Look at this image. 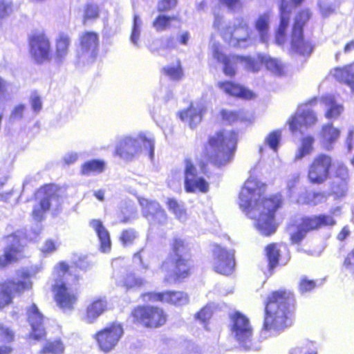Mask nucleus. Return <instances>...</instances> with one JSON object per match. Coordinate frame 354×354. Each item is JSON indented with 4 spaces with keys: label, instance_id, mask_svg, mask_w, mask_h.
<instances>
[{
    "label": "nucleus",
    "instance_id": "nucleus-10",
    "mask_svg": "<svg viewBox=\"0 0 354 354\" xmlns=\"http://www.w3.org/2000/svg\"><path fill=\"white\" fill-rule=\"evenodd\" d=\"M123 328L120 324H113L97 333L94 337L104 352L112 351L123 335Z\"/></svg>",
    "mask_w": 354,
    "mask_h": 354
},
{
    "label": "nucleus",
    "instance_id": "nucleus-50",
    "mask_svg": "<svg viewBox=\"0 0 354 354\" xmlns=\"http://www.w3.org/2000/svg\"><path fill=\"white\" fill-rule=\"evenodd\" d=\"M142 26V20L139 16L135 15L133 17V24L131 35V41L136 46H138V40L140 35V28Z\"/></svg>",
    "mask_w": 354,
    "mask_h": 354
},
{
    "label": "nucleus",
    "instance_id": "nucleus-22",
    "mask_svg": "<svg viewBox=\"0 0 354 354\" xmlns=\"http://www.w3.org/2000/svg\"><path fill=\"white\" fill-rule=\"evenodd\" d=\"M189 248L183 241H178V281L189 277L192 272L193 266Z\"/></svg>",
    "mask_w": 354,
    "mask_h": 354
},
{
    "label": "nucleus",
    "instance_id": "nucleus-41",
    "mask_svg": "<svg viewBox=\"0 0 354 354\" xmlns=\"http://www.w3.org/2000/svg\"><path fill=\"white\" fill-rule=\"evenodd\" d=\"M261 59V62L268 70L278 75L283 74L284 66L278 59L266 55Z\"/></svg>",
    "mask_w": 354,
    "mask_h": 354
},
{
    "label": "nucleus",
    "instance_id": "nucleus-45",
    "mask_svg": "<svg viewBox=\"0 0 354 354\" xmlns=\"http://www.w3.org/2000/svg\"><path fill=\"white\" fill-rule=\"evenodd\" d=\"M317 287V280L310 279L307 276L301 277L298 283V290L301 294L310 292L314 290Z\"/></svg>",
    "mask_w": 354,
    "mask_h": 354
},
{
    "label": "nucleus",
    "instance_id": "nucleus-19",
    "mask_svg": "<svg viewBox=\"0 0 354 354\" xmlns=\"http://www.w3.org/2000/svg\"><path fill=\"white\" fill-rule=\"evenodd\" d=\"M30 287L31 282L30 281H8L0 284V308L9 304L16 295Z\"/></svg>",
    "mask_w": 354,
    "mask_h": 354
},
{
    "label": "nucleus",
    "instance_id": "nucleus-30",
    "mask_svg": "<svg viewBox=\"0 0 354 354\" xmlns=\"http://www.w3.org/2000/svg\"><path fill=\"white\" fill-rule=\"evenodd\" d=\"M107 308V302L103 299L93 300L86 308L84 320L87 323L94 322Z\"/></svg>",
    "mask_w": 354,
    "mask_h": 354
},
{
    "label": "nucleus",
    "instance_id": "nucleus-3",
    "mask_svg": "<svg viewBox=\"0 0 354 354\" xmlns=\"http://www.w3.org/2000/svg\"><path fill=\"white\" fill-rule=\"evenodd\" d=\"M237 142L236 131L220 129L208 137L203 146V156L218 167L224 166L232 159Z\"/></svg>",
    "mask_w": 354,
    "mask_h": 354
},
{
    "label": "nucleus",
    "instance_id": "nucleus-47",
    "mask_svg": "<svg viewBox=\"0 0 354 354\" xmlns=\"http://www.w3.org/2000/svg\"><path fill=\"white\" fill-rule=\"evenodd\" d=\"M64 346L61 341L49 342L44 346L41 353L44 354H63Z\"/></svg>",
    "mask_w": 354,
    "mask_h": 354
},
{
    "label": "nucleus",
    "instance_id": "nucleus-12",
    "mask_svg": "<svg viewBox=\"0 0 354 354\" xmlns=\"http://www.w3.org/2000/svg\"><path fill=\"white\" fill-rule=\"evenodd\" d=\"M132 315L146 327H159L166 322L163 310L152 306H139L132 312Z\"/></svg>",
    "mask_w": 354,
    "mask_h": 354
},
{
    "label": "nucleus",
    "instance_id": "nucleus-28",
    "mask_svg": "<svg viewBox=\"0 0 354 354\" xmlns=\"http://www.w3.org/2000/svg\"><path fill=\"white\" fill-rule=\"evenodd\" d=\"M339 136L340 130L335 127L332 123L323 125L320 133L322 148L326 151L332 150Z\"/></svg>",
    "mask_w": 354,
    "mask_h": 354
},
{
    "label": "nucleus",
    "instance_id": "nucleus-23",
    "mask_svg": "<svg viewBox=\"0 0 354 354\" xmlns=\"http://www.w3.org/2000/svg\"><path fill=\"white\" fill-rule=\"evenodd\" d=\"M264 255L268 263V270L270 274H273L278 266L286 265L290 259L288 254V257L281 261L279 245L277 243H268L264 248Z\"/></svg>",
    "mask_w": 354,
    "mask_h": 354
},
{
    "label": "nucleus",
    "instance_id": "nucleus-38",
    "mask_svg": "<svg viewBox=\"0 0 354 354\" xmlns=\"http://www.w3.org/2000/svg\"><path fill=\"white\" fill-rule=\"evenodd\" d=\"M104 169V162L99 160H92L86 162L82 165L81 174L90 176L102 173Z\"/></svg>",
    "mask_w": 354,
    "mask_h": 354
},
{
    "label": "nucleus",
    "instance_id": "nucleus-44",
    "mask_svg": "<svg viewBox=\"0 0 354 354\" xmlns=\"http://www.w3.org/2000/svg\"><path fill=\"white\" fill-rule=\"evenodd\" d=\"M175 19V17H167L163 15H160L153 21V27L157 31L165 30L170 27L171 21Z\"/></svg>",
    "mask_w": 354,
    "mask_h": 354
},
{
    "label": "nucleus",
    "instance_id": "nucleus-60",
    "mask_svg": "<svg viewBox=\"0 0 354 354\" xmlns=\"http://www.w3.org/2000/svg\"><path fill=\"white\" fill-rule=\"evenodd\" d=\"M57 248L56 243L51 239L47 240L41 250L44 254H48L54 252Z\"/></svg>",
    "mask_w": 354,
    "mask_h": 354
},
{
    "label": "nucleus",
    "instance_id": "nucleus-15",
    "mask_svg": "<svg viewBox=\"0 0 354 354\" xmlns=\"http://www.w3.org/2000/svg\"><path fill=\"white\" fill-rule=\"evenodd\" d=\"M30 53L37 63H42L50 58V44L43 33H36L30 37Z\"/></svg>",
    "mask_w": 354,
    "mask_h": 354
},
{
    "label": "nucleus",
    "instance_id": "nucleus-57",
    "mask_svg": "<svg viewBox=\"0 0 354 354\" xmlns=\"http://www.w3.org/2000/svg\"><path fill=\"white\" fill-rule=\"evenodd\" d=\"M99 8L94 4H88L84 11V19H94L98 17Z\"/></svg>",
    "mask_w": 354,
    "mask_h": 354
},
{
    "label": "nucleus",
    "instance_id": "nucleus-61",
    "mask_svg": "<svg viewBox=\"0 0 354 354\" xmlns=\"http://www.w3.org/2000/svg\"><path fill=\"white\" fill-rule=\"evenodd\" d=\"M176 5V0H162L158 3V8L159 11H167Z\"/></svg>",
    "mask_w": 354,
    "mask_h": 354
},
{
    "label": "nucleus",
    "instance_id": "nucleus-21",
    "mask_svg": "<svg viewBox=\"0 0 354 354\" xmlns=\"http://www.w3.org/2000/svg\"><path fill=\"white\" fill-rule=\"evenodd\" d=\"M27 316L32 328L31 336L36 340L42 339L46 335L44 316L35 304L28 308Z\"/></svg>",
    "mask_w": 354,
    "mask_h": 354
},
{
    "label": "nucleus",
    "instance_id": "nucleus-8",
    "mask_svg": "<svg viewBox=\"0 0 354 354\" xmlns=\"http://www.w3.org/2000/svg\"><path fill=\"white\" fill-rule=\"evenodd\" d=\"M58 192L59 189L53 185H46L37 191L36 198L40 199V201L39 205H35L32 210V216L35 220L41 221L44 213L50 207L55 209H58L62 201Z\"/></svg>",
    "mask_w": 354,
    "mask_h": 354
},
{
    "label": "nucleus",
    "instance_id": "nucleus-32",
    "mask_svg": "<svg viewBox=\"0 0 354 354\" xmlns=\"http://www.w3.org/2000/svg\"><path fill=\"white\" fill-rule=\"evenodd\" d=\"M219 115L221 121L227 125H232L238 122H244L248 120L246 112L240 109L237 111L223 109L220 111Z\"/></svg>",
    "mask_w": 354,
    "mask_h": 354
},
{
    "label": "nucleus",
    "instance_id": "nucleus-55",
    "mask_svg": "<svg viewBox=\"0 0 354 354\" xmlns=\"http://www.w3.org/2000/svg\"><path fill=\"white\" fill-rule=\"evenodd\" d=\"M290 354H317V352L313 343L310 342L306 345L292 349Z\"/></svg>",
    "mask_w": 354,
    "mask_h": 354
},
{
    "label": "nucleus",
    "instance_id": "nucleus-17",
    "mask_svg": "<svg viewBox=\"0 0 354 354\" xmlns=\"http://www.w3.org/2000/svg\"><path fill=\"white\" fill-rule=\"evenodd\" d=\"M142 151L137 138L123 136L118 138L115 147V153L121 158L127 160H132Z\"/></svg>",
    "mask_w": 354,
    "mask_h": 354
},
{
    "label": "nucleus",
    "instance_id": "nucleus-58",
    "mask_svg": "<svg viewBox=\"0 0 354 354\" xmlns=\"http://www.w3.org/2000/svg\"><path fill=\"white\" fill-rule=\"evenodd\" d=\"M0 336L4 341L11 342L14 339L15 333L8 326L0 323Z\"/></svg>",
    "mask_w": 354,
    "mask_h": 354
},
{
    "label": "nucleus",
    "instance_id": "nucleus-59",
    "mask_svg": "<svg viewBox=\"0 0 354 354\" xmlns=\"http://www.w3.org/2000/svg\"><path fill=\"white\" fill-rule=\"evenodd\" d=\"M30 102L32 109L35 112L38 113L40 111L42 108V103L39 95L36 93L32 94L30 98Z\"/></svg>",
    "mask_w": 354,
    "mask_h": 354
},
{
    "label": "nucleus",
    "instance_id": "nucleus-35",
    "mask_svg": "<svg viewBox=\"0 0 354 354\" xmlns=\"http://www.w3.org/2000/svg\"><path fill=\"white\" fill-rule=\"evenodd\" d=\"M315 138L313 136H306L301 138L300 145L295 155L294 160L298 161L310 155L314 150Z\"/></svg>",
    "mask_w": 354,
    "mask_h": 354
},
{
    "label": "nucleus",
    "instance_id": "nucleus-18",
    "mask_svg": "<svg viewBox=\"0 0 354 354\" xmlns=\"http://www.w3.org/2000/svg\"><path fill=\"white\" fill-rule=\"evenodd\" d=\"M7 245L3 254L0 256V268H4L16 261L22 256L23 246L17 235L11 234L6 237Z\"/></svg>",
    "mask_w": 354,
    "mask_h": 354
},
{
    "label": "nucleus",
    "instance_id": "nucleus-53",
    "mask_svg": "<svg viewBox=\"0 0 354 354\" xmlns=\"http://www.w3.org/2000/svg\"><path fill=\"white\" fill-rule=\"evenodd\" d=\"M288 124L289 125L290 130L292 132H296L297 131H299L300 129L303 126H304L299 113H297L292 115L288 119Z\"/></svg>",
    "mask_w": 354,
    "mask_h": 354
},
{
    "label": "nucleus",
    "instance_id": "nucleus-54",
    "mask_svg": "<svg viewBox=\"0 0 354 354\" xmlns=\"http://www.w3.org/2000/svg\"><path fill=\"white\" fill-rule=\"evenodd\" d=\"M304 126L313 124L317 121L315 113L312 110H304L299 113Z\"/></svg>",
    "mask_w": 354,
    "mask_h": 354
},
{
    "label": "nucleus",
    "instance_id": "nucleus-43",
    "mask_svg": "<svg viewBox=\"0 0 354 354\" xmlns=\"http://www.w3.org/2000/svg\"><path fill=\"white\" fill-rule=\"evenodd\" d=\"M291 10L289 8L288 3H283L279 5L280 22L279 28L286 30L290 21Z\"/></svg>",
    "mask_w": 354,
    "mask_h": 354
},
{
    "label": "nucleus",
    "instance_id": "nucleus-7",
    "mask_svg": "<svg viewBox=\"0 0 354 354\" xmlns=\"http://www.w3.org/2000/svg\"><path fill=\"white\" fill-rule=\"evenodd\" d=\"M334 165L333 157L325 153H319L313 157L308 165L307 179L310 184H324L330 177Z\"/></svg>",
    "mask_w": 354,
    "mask_h": 354
},
{
    "label": "nucleus",
    "instance_id": "nucleus-37",
    "mask_svg": "<svg viewBox=\"0 0 354 354\" xmlns=\"http://www.w3.org/2000/svg\"><path fill=\"white\" fill-rule=\"evenodd\" d=\"M324 103L329 106V108L325 113V116L328 119L337 118L342 113L344 107L342 104H337L333 95H328L324 98Z\"/></svg>",
    "mask_w": 354,
    "mask_h": 354
},
{
    "label": "nucleus",
    "instance_id": "nucleus-2",
    "mask_svg": "<svg viewBox=\"0 0 354 354\" xmlns=\"http://www.w3.org/2000/svg\"><path fill=\"white\" fill-rule=\"evenodd\" d=\"M297 303L294 292L281 288L270 292L264 303L263 328L281 332L295 323Z\"/></svg>",
    "mask_w": 354,
    "mask_h": 354
},
{
    "label": "nucleus",
    "instance_id": "nucleus-64",
    "mask_svg": "<svg viewBox=\"0 0 354 354\" xmlns=\"http://www.w3.org/2000/svg\"><path fill=\"white\" fill-rule=\"evenodd\" d=\"M219 1L230 10H234L241 5V0H219Z\"/></svg>",
    "mask_w": 354,
    "mask_h": 354
},
{
    "label": "nucleus",
    "instance_id": "nucleus-42",
    "mask_svg": "<svg viewBox=\"0 0 354 354\" xmlns=\"http://www.w3.org/2000/svg\"><path fill=\"white\" fill-rule=\"evenodd\" d=\"M310 17L311 12L308 8L299 10L295 16L292 31L301 30L304 32V26Z\"/></svg>",
    "mask_w": 354,
    "mask_h": 354
},
{
    "label": "nucleus",
    "instance_id": "nucleus-52",
    "mask_svg": "<svg viewBox=\"0 0 354 354\" xmlns=\"http://www.w3.org/2000/svg\"><path fill=\"white\" fill-rule=\"evenodd\" d=\"M280 140V132L273 131L270 132L266 138V143L274 151H277Z\"/></svg>",
    "mask_w": 354,
    "mask_h": 354
},
{
    "label": "nucleus",
    "instance_id": "nucleus-26",
    "mask_svg": "<svg viewBox=\"0 0 354 354\" xmlns=\"http://www.w3.org/2000/svg\"><path fill=\"white\" fill-rule=\"evenodd\" d=\"M217 86L222 89L226 94L233 97L250 100L255 96L252 91L232 81L225 80L219 82L217 84Z\"/></svg>",
    "mask_w": 354,
    "mask_h": 354
},
{
    "label": "nucleus",
    "instance_id": "nucleus-5",
    "mask_svg": "<svg viewBox=\"0 0 354 354\" xmlns=\"http://www.w3.org/2000/svg\"><path fill=\"white\" fill-rule=\"evenodd\" d=\"M59 267L58 278L55 279L53 286L55 299L57 305L63 310H71L73 308V304L77 299L76 295L69 288L72 285L70 283V279L73 277L68 272L67 264L60 263Z\"/></svg>",
    "mask_w": 354,
    "mask_h": 354
},
{
    "label": "nucleus",
    "instance_id": "nucleus-49",
    "mask_svg": "<svg viewBox=\"0 0 354 354\" xmlns=\"http://www.w3.org/2000/svg\"><path fill=\"white\" fill-rule=\"evenodd\" d=\"M341 266L344 270L354 275V245L343 258Z\"/></svg>",
    "mask_w": 354,
    "mask_h": 354
},
{
    "label": "nucleus",
    "instance_id": "nucleus-56",
    "mask_svg": "<svg viewBox=\"0 0 354 354\" xmlns=\"http://www.w3.org/2000/svg\"><path fill=\"white\" fill-rule=\"evenodd\" d=\"M145 281L140 277H137L133 274H128L125 279V285L127 288L140 287L143 286Z\"/></svg>",
    "mask_w": 354,
    "mask_h": 354
},
{
    "label": "nucleus",
    "instance_id": "nucleus-51",
    "mask_svg": "<svg viewBox=\"0 0 354 354\" xmlns=\"http://www.w3.org/2000/svg\"><path fill=\"white\" fill-rule=\"evenodd\" d=\"M136 237V232L133 229H128L122 231L120 239L123 245H129L133 244Z\"/></svg>",
    "mask_w": 354,
    "mask_h": 354
},
{
    "label": "nucleus",
    "instance_id": "nucleus-40",
    "mask_svg": "<svg viewBox=\"0 0 354 354\" xmlns=\"http://www.w3.org/2000/svg\"><path fill=\"white\" fill-rule=\"evenodd\" d=\"M144 300L161 301L167 303L175 304L177 301V297L175 292H166L164 293H146L142 295Z\"/></svg>",
    "mask_w": 354,
    "mask_h": 354
},
{
    "label": "nucleus",
    "instance_id": "nucleus-11",
    "mask_svg": "<svg viewBox=\"0 0 354 354\" xmlns=\"http://www.w3.org/2000/svg\"><path fill=\"white\" fill-rule=\"evenodd\" d=\"M213 256L214 259V270L223 275L231 274L235 267L234 254L218 244L214 245Z\"/></svg>",
    "mask_w": 354,
    "mask_h": 354
},
{
    "label": "nucleus",
    "instance_id": "nucleus-39",
    "mask_svg": "<svg viewBox=\"0 0 354 354\" xmlns=\"http://www.w3.org/2000/svg\"><path fill=\"white\" fill-rule=\"evenodd\" d=\"M254 27L257 30L262 41H266L268 37L269 17L267 14H263L258 17L255 21Z\"/></svg>",
    "mask_w": 354,
    "mask_h": 354
},
{
    "label": "nucleus",
    "instance_id": "nucleus-14",
    "mask_svg": "<svg viewBox=\"0 0 354 354\" xmlns=\"http://www.w3.org/2000/svg\"><path fill=\"white\" fill-rule=\"evenodd\" d=\"M349 174L348 168L342 163L334 170L330 183V194L339 198L346 196L348 189Z\"/></svg>",
    "mask_w": 354,
    "mask_h": 354
},
{
    "label": "nucleus",
    "instance_id": "nucleus-46",
    "mask_svg": "<svg viewBox=\"0 0 354 354\" xmlns=\"http://www.w3.org/2000/svg\"><path fill=\"white\" fill-rule=\"evenodd\" d=\"M263 55H259L257 59L241 55V62L245 64V67L252 71L257 72L260 70L263 63L261 62Z\"/></svg>",
    "mask_w": 354,
    "mask_h": 354
},
{
    "label": "nucleus",
    "instance_id": "nucleus-1",
    "mask_svg": "<svg viewBox=\"0 0 354 354\" xmlns=\"http://www.w3.org/2000/svg\"><path fill=\"white\" fill-rule=\"evenodd\" d=\"M266 187V184L247 180L239 193V206L246 212L254 210L258 214L256 227L262 234L270 236L276 230L275 213L282 207L283 200L279 193L255 199L256 196L264 192Z\"/></svg>",
    "mask_w": 354,
    "mask_h": 354
},
{
    "label": "nucleus",
    "instance_id": "nucleus-6",
    "mask_svg": "<svg viewBox=\"0 0 354 354\" xmlns=\"http://www.w3.org/2000/svg\"><path fill=\"white\" fill-rule=\"evenodd\" d=\"M230 330L239 346L245 351L251 350L254 346V341L250 319L239 311L230 315Z\"/></svg>",
    "mask_w": 354,
    "mask_h": 354
},
{
    "label": "nucleus",
    "instance_id": "nucleus-34",
    "mask_svg": "<svg viewBox=\"0 0 354 354\" xmlns=\"http://www.w3.org/2000/svg\"><path fill=\"white\" fill-rule=\"evenodd\" d=\"M217 60L223 64V71L227 76L233 77L236 74V66L241 62V55H218Z\"/></svg>",
    "mask_w": 354,
    "mask_h": 354
},
{
    "label": "nucleus",
    "instance_id": "nucleus-13",
    "mask_svg": "<svg viewBox=\"0 0 354 354\" xmlns=\"http://www.w3.org/2000/svg\"><path fill=\"white\" fill-rule=\"evenodd\" d=\"M138 201L142 207V215L150 225H164L167 223V216L157 201L142 197L138 198Z\"/></svg>",
    "mask_w": 354,
    "mask_h": 354
},
{
    "label": "nucleus",
    "instance_id": "nucleus-9",
    "mask_svg": "<svg viewBox=\"0 0 354 354\" xmlns=\"http://www.w3.org/2000/svg\"><path fill=\"white\" fill-rule=\"evenodd\" d=\"M98 35L92 31H85L80 35L78 57L83 62H92L97 55Z\"/></svg>",
    "mask_w": 354,
    "mask_h": 354
},
{
    "label": "nucleus",
    "instance_id": "nucleus-33",
    "mask_svg": "<svg viewBox=\"0 0 354 354\" xmlns=\"http://www.w3.org/2000/svg\"><path fill=\"white\" fill-rule=\"evenodd\" d=\"M90 225L95 230L103 252H107L111 249V239L109 232L104 227L100 220H92Z\"/></svg>",
    "mask_w": 354,
    "mask_h": 354
},
{
    "label": "nucleus",
    "instance_id": "nucleus-20",
    "mask_svg": "<svg viewBox=\"0 0 354 354\" xmlns=\"http://www.w3.org/2000/svg\"><path fill=\"white\" fill-rule=\"evenodd\" d=\"M225 34L228 36L230 41L234 42V46H241L242 43L251 39L252 30L248 23L241 19L233 28H227Z\"/></svg>",
    "mask_w": 354,
    "mask_h": 354
},
{
    "label": "nucleus",
    "instance_id": "nucleus-16",
    "mask_svg": "<svg viewBox=\"0 0 354 354\" xmlns=\"http://www.w3.org/2000/svg\"><path fill=\"white\" fill-rule=\"evenodd\" d=\"M185 187L188 192L206 193L209 190L208 183L203 178L197 176L196 169L189 159L185 160Z\"/></svg>",
    "mask_w": 354,
    "mask_h": 354
},
{
    "label": "nucleus",
    "instance_id": "nucleus-4",
    "mask_svg": "<svg viewBox=\"0 0 354 354\" xmlns=\"http://www.w3.org/2000/svg\"><path fill=\"white\" fill-rule=\"evenodd\" d=\"M336 223L334 217L330 214L304 216L300 218L299 224L296 225V230L290 233L289 241L292 245H299L306 237L308 232L333 227Z\"/></svg>",
    "mask_w": 354,
    "mask_h": 354
},
{
    "label": "nucleus",
    "instance_id": "nucleus-31",
    "mask_svg": "<svg viewBox=\"0 0 354 354\" xmlns=\"http://www.w3.org/2000/svg\"><path fill=\"white\" fill-rule=\"evenodd\" d=\"M71 41V37L68 34L62 32L59 35L56 41L55 54V59L57 63L61 64L65 61L69 51Z\"/></svg>",
    "mask_w": 354,
    "mask_h": 354
},
{
    "label": "nucleus",
    "instance_id": "nucleus-63",
    "mask_svg": "<svg viewBox=\"0 0 354 354\" xmlns=\"http://www.w3.org/2000/svg\"><path fill=\"white\" fill-rule=\"evenodd\" d=\"M165 74L171 80L177 79V68L174 66H168L164 68Z\"/></svg>",
    "mask_w": 354,
    "mask_h": 354
},
{
    "label": "nucleus",
    "instance_id": "nucleus-62",
    "mask_svg": "<svg viewBox=\"0 0 354 354\" xmlns=\"http://www.w3.org/2000/svg\"><path fill=\"white\" fill-rule=\"evenodd\" d=\"M351 230L348 225L343 226L337 234V241L342 242L345 241L351 235Z\"/></svg>",
    "mask_w": 354,
    "mask_h": 354
},
{
    "label": "nucleus",
    "instance_id": "nucleus-36",
    "mask_svg": "<svg viewBox=\"0 0 354 354\" xmlns=\"http://www.w3.org/2000/svg\"><path fill=\"white\" fill-rule=\"evenodd\" d=\"M140 145H143L142 150L148 154L152 160L154 156L155 137L150 132H141L138 136Z\"/></svg>",
    "mask_w": 354,
    "mask_h": 354
},
{
    "label": "nucleus",
    "instance_id": "nucleus-27",
    "mask_svg": "<svg viewBox=\"0 0 354 354\" xmlns=\"http://www.w3.org/2000/svg\"><path fill=\"white\" fill-rule=\"evenodd\" d=\"M205 111L203 106L190 104L187 109L178 113V115L182 121L194 128L201 122Z\"/></svg>",
    "mask_w": 354,
    "mask_h": 354
},
{
    "label": "nucleus",
    "instance_id": "nucleus-29",
    "mask_svg": "<svg viewBox=\"0 0 354 354\" xmlns=\"http://www.w3.org/2000/svg\"><path fill=\"white\" fill-rule=\"evenodd\" d=\"M333 75L339 82L354 91V62L334 68Z\"/></svg>",
    "mask_w": 354,
    "mask_h": 354
},
{
    "label": "nucleus",
    "instance_id": "nucleus-25",
    "mask_svg": "<svg viewBox=\"0 0 354 354\" xmlns=\"http://www.w3.org/2000/svg\"><path fill=\"white\" fill-rule=\"evenodd\" d=\"M161 269L166 272L165 281L171 283L177 281V239L174 240L172 252L162 263Z\"/></svg>",
    "mask_w": 354,
    "mask_h": 354
},
{
    "label": "nucleus",
    "instance_id": "nucleus-48",
    "mask_svg": "<svg viewBox=\"0 0 354 354\" xmlns=\"http://www.w3.org/2000/svg\"><path fill=\"white\" fill-rule=\"evenodd\" d=\"M26 110V106L24 104L15 106L10 112L9 122L10 123L21 122L24 117Z\"/></svg>",
    "mask_w": 354,
    "mask_h": 354
},
{
    "label": "nucleus",
    "instance_id": "nucleus-24",
    "mask_svg": "<svg viewBox=\"0 0 354 354\" xmlns=\"http://www.w3.org/2000/svg\"><path fill=\"white\" fill-rule=\"evenodd\" d=\"M314 49L312 43L305 39L304 32L291 31L290 35V50L300 55L308 57L311 55Z\"/></svg>",
    "mask_w": 354,
    "mask_h": 354
}]
</instances>
